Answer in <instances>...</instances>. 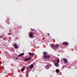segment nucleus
Segmentation results:
<instances>
[{"label":"nucleus","instance_id":"f8f14e48","mask_svg":"<svg viewBox=\"0 0 77 77\" xmlns=\"http://www.w3.org/2000/svg\"><path fill=\"white\" fill-rule=\"evenodd\" d=\"M63 44H64V45H68V43L64 42L63 43Z\"/></svg>","mask_w":77,"mask_h":77},{"label":"nucleus","instance_id":"1a4fd4ad","mask_svg":"<svg viewBox=\"0 0 77 77\" xmlns=\"http://www.w3.org/2000/svg\"><path fill=\"white\" fill-rule=\"evenodd\" d=\"M63 60H64V62L66 63H68V61H67V60H66V58H63Z\"/></svg>","mask_w":77,"mask_h":77},{"label":"nucleus","instance_id":"f3484780","mask_svg":"<svg viewBox=\"0 0 77 77\" xmlns=\"http://www.w3.org/2000/svg\"><path fill=\"white\" fill-rule=\"evenodd\" d=\"M57 63H59V58H58L57 59Z\"/></svg>","mask_w":77,"mask_h":77},{"label":"nucleus","instance_id":"0eeeda50","mask_svg":"<svg viewBox=\"0 0 77 77\" xmlns=\"http://www.w3.org/2000/svg\"><path fill=\"white\" fill-rule=\"evenodd\" d=\"M50 45L51 47H53V48H54V47H55V45H54V44H51Z\"/></svg>","mask_w":77,"mask_h":77},{"label":"nucleus","instance_id":"9d476101","mask_svg":"<svg viewBox=\"0 0 77 77\" xmlns=\"http://www.w3.org/2000/svg\"><path fill=\"white\" fill-rule=\"evenodd\" d=\"M60 47L59 45L57 44L55 46L54 48H56V47H57V48H58V47Z\"/></svg>","mask_w":77,"mask_h":77},{"label":"nucleus","instance_id":"4468645a","mask_svg":"<svg viewBox=\"0 0 77 77\" xmlns=\"http://www.w3.org/2000/svg\"><path fill=\"white\" fill-rule=\"evenodd\" d=\"M24 67H23L22 69H21V71H22V72H23V71H24Z\"/></svg>","mask_w":77,"mask_h":77},{"label":"nucleus","instance_id":"6e6552de","mask_svg":"<svg viewBox=\"0 0 77 77\" xmlns=\"http://www.w3.org/2000/svg\"><path fill=\"white\" fill-rule=\"evenodd\" d=\"M29 55H31V56H34L35 54H34V53H31V52H29Z\"/></svg>","mask_w":77,"mask_h":77},{"label":"nucleus","instance_id":"ddd939ff","mask_svg":"<svg viewBox=\"0 0 77 77\" xmlns=\"http://www.w3.org/2000/svg\"><path fill=\"white\" fill-rule=\"evenodd\" d=\"M26 69L28 71H29V70L30 71V66H28V67H27Z\"/></svg>","mask_w":77,"mask_h":77},{"label":"nucleus","instance_id":"39448f33","mask_svg":"<svg viewBox=\"0 0 77 77\" xmlns=\"http://www.w3.org/2000/svg\"><path fill=\"white\" fill-rule=\"evenodd\" d=\"M34 67V66L33 65V64H31L29 66V69H32Z\"/></svg>","mask_w":77,"mask_h":77},{"label":"nucleus","instance_id":"dca6fc26","mask_svg":"<svg viewBox=\"0 0 77 77\" xmlns=\"http://www.w3.org/2000/svg\"><path fill=\"white\" fill-rule=\"evenodd\" d=\"M58 65V63H54V65L55 66H56V67H57L58 66L57 65Z\"/></svg>","mask_w":77,"mask_h":77},{"label":"nucleus","instance_id":"5701e85b","mask_svg":"<svg viewBox=\"0 0 77 77\" xmlns=\"http://www.w3.org/2000/svg\"><path fill=\"white\" fill-rule=\"evenodd\" d=\"M16 59L17 60V59H18V58L17 57L16 58Z\"/></svg>","mask_w":77,"mask_h":77},{"label":"nucleus","instance_id":"f03ea898","mask_svg":"<svg viewBox=\"0 0 77 77\" xmlns=\"http://www.w3.org/2000/svg\"><path fill=\"white\" fill-rule=\"evenodd\" d=\"M31 59V57H28L27 59H25L24 60V61L25 62H26L28 60H30Z\"/></svg>","mask_w":77,"mask_h":77},{"label":"nucleus","instance_id":"f257e3e1","mask_svg":"<svg viewBox=\"0 0 77 77\" xmlns=\"http://www.w3.org/2000/svg\"><path fill=\"white\" fill-rule=\"evenodd\" d=\"M43 54H44L43 57L44 59H47V58H50L49 55H46L47 54V52H43Z\"/></svg>","mask_w":77,"mask_h":77},{"label":"nucleus","instance_id":"aec40b11","mask_svg":"<svg viewBox=\"0 0 77 77\" xmlns=\"http://www.w3.org/2000/svg\"><path fill=\"white\" fill-rule=\"evenodd\" d=\"M31 30H32V31H35V30L32 29H31Z\"/></svg>","mask_w":77,"mask_h":77},{"label":"nucleus","instance_id":"6ab92c4d","mask_svg":"<svg viewBox=\"0 0 77 77\" xmlns=\"http://www.w3.org/2000/svg\"><path fill=\"white\" fill-rule=\"evenodd\" d=\"M21 56H22V55H21V54H19V55H18V57H21Z\"/></svg>","mask_w":77,"mask_h":77},{"label":"nucleus","instance_id":"b1692460","mask_svg":"<svg viewBox=\"0 0 77 77\" xmlns=\"http://www.w3.org/2000/svg\"><path fill=\"white\" fill-rule=\"evenodd\" d=\"M11 66H13V64H11Z\"/></svg>","mask_w":77,"mask_h":77},{"label":"nucleus","instance_id":"20e7f679","mask_svg":"<svg viewBox=\"0 0 77 77\" xmlns=\"http://www.w3.org/2000/svg\"><path fill=\"white\" fill-rule=\"evenodd\" d=\"M13 46L15 48H18V46H17V44H14L13 45Z\"/></svg>","mask_w":77,"mask_h":77},{"label":"nucleus","instance_id":"412c9836","mask_svg":"<svg viewBox=\"0 0 77 77\" xmlns=\"http://www.w3.org/2000/svg\"><path fill=\"white\" fill-rule=\"evenodd\" d=\"M7 21H9V18L7 19Z\"/></svg>","mask_w":77,"mask_h":77},{"label":"nucleus","instance_id":"4be33fe9","mask_svg":"<svg viewBox=\"0 0 77 77\" xmlns=\"http://www.w3.org/2000/svg\"><path fill=\"white\" fill-rule=\"evenodd\" d=\"M47 35H48L49 36V35H50V34H49V33H48Z\"/></svg>","mask_w":77,"mask_h":77},{"label":"nucleus","instance_id":"a211bd4d","mask_svg":"<svg viewBox=\"0 0 77 77\" xmlns=\"http://www.w3.org/2000/svg\"><path fill=\"white\" fill-rule=\"evenodd\" d=\"M20 54L21 55V56H23V55H24V53Z\"/></svg>","mask_w":77,"mask_h":77},{"label":"nucleus","instance_id":"393cba45","mask_svg":"<svg viewBox=\"0 0 77 77\" xmlns=\"http://www.w3.org/2000/svg\"><path fill=\"white\" fill-rule=\"evenodd\" d=\"M1 38H2V36H1Z\"/></svg>","mask_w":77,"mask_h":77},{"label":"nucleus","instance_id":"7ed1b4c3","mask_svg":"<svg viewBox=\"0 0 77 77\" xmlns=\"http://www.w3.org/2000/svg\"><path fill=\"white\" fill-rule=\"evenodd\" d=\"M33 36V34L32 32H31L29 35V37L30 38H32V37Z\"/></svg>","mask_w":77,"mask_h":77},{"label":"nucleus","instance_id":"2eb2a0df","mask_svg":"<svg viewBox=\"0 0 77 77\" xmlns=\"http://www.w3.org/2000/svg\"><path fill=\"white\" fill-rule=\"evenodd\" d=\"M59 69H57L56 70V72H57V73H59Z\"/></svg>","mask_w":77,"mask_h":77},{"label":"nucleus","instance_id":"423d86ee","mask_svg":"<svg viewBox=\"0 0 77 77\" xmlns=\"http://www.w3.org/2000/svg\"><path fill=\"white\" fill-rule=\"evenodd\" d=\"M29 77V72H28V71H27L26 73V77Z\"/></svg>","mask_w":77,"mask_h":77},{"label":"nucleus","instance_id":"9b49d317","mask_svg":"<svg viewBox=\"0 0 77 77\" xmlns=\"http://www.w3.org/2000/svg\"><path fill=\"white\" fill-rule=\"evenodd\" d=\"M46 68L47 69H48L50 68V66H49V65H46Z\"/></svg>","mask_w":77,"mask_h":77}]
</instances>
